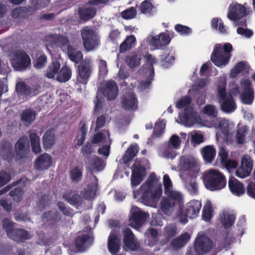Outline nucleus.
I'll return each mask as SVG.
<instances>
[{"instance_id": "obj_22", "label": "nucleus", "mask_w": 255, "mask_h": 255, "mask_svg": "<svg viewBox=\"0 0 255 255\" xmlns=\"http://www.w3.org/2000/svg\"><path fill=\"white\" fill-rule=\"evenodd\" d=\"M15 91L18 97H27L30 96L31 94L35 96L38 94V88H32L23 82H18L15 86Z\"/></svg>"}, {"instance_id": "obj_33", "label": "nucleus", "mask_w": 255, "mask_h": 255, "mask_svg": "<svg viewBox=\"0 0 255 255\" xmlns=\"http://www.w3.org/2000/svg\"><path fill=\"white\" fill-rule=\"evenodd\" d=\"M249 132V127L246 125L238 126L235 136L238 144H242L245 142L246 137Z\"/></svg>"}, {"instance_id": "obj_26", "label": "nucleus", "mask_w": 255, "mask_h": 255, "mask_svg": "<svg viewBox=\"0 0 255 255\" xmlns=\"http://www.w3.org/2000/svg\"><path fill=\"white\" fill-rule=\"evenodd\" d=\"M8 237L17 243H22L30 239L29 232L19 228L15 229Z\"/></svg>"}, {"instance_id": "obj_12", "label": "nucleus", "mask_w": 255, "mask_h": 255, "mask_svg": "<svg viewBox=\"0 0 255 255\" xmlns=\"http://www.w3.org/2000/svg\"><path fill=\"white\" fill-rule=\"evenodd\" d=\"M16 160L25 158L29 151V143L27 136L23 135L18 139L14 146Z\"/></svg>"}, {"instance_id": "obj_14", "label": "nucleus", "mask_w": 255, "mask_h": 255, "mask_svg": "<svg viewBox=\"0 0 255 255\" xmlns=\"http://www.w3.org/2000/svg\"><path fill=\"white\" fill-rule=\"evenodd\" d=\"M241 85L243 89L241 95L243 103L246 105L251 104L254 99V91L251 81L249 79H245L241 81Z\"/></svg>"}, {"instance_id": "obj_40", "label": "nucleus", "mask_w": 255, "mask_h": 255, "mask_svg": "<svg viewBox=\"0 0 255 255\" xmlns=\"http://www.w3.org/2000/svg\"><path fill=\"white\" fill-rule=\"evenodd\" d=\"M137 145H130L127 149L125 154L123 156V161L125 164L128 163L135 156L138 152Z\"/></svg>"}, {"instance_id": "obj_42", "label": "nucleus", "mask_w": 255, "mask_h": 255, "mask_svg": "<svg viewBox=\"0 0 255 255\" xmlns=\"http://www.w3.org/2000/svg\"><path fill=\"white\" fill-rule=\"evenodd\" d=\"M175 60V57L173 55H170L168 51H164L160 55L161 65L163 68H168L170 67Z\"/></svg>"}, {"instance_id": "obj_21", "label": "nucleus", "mask_w": 255, "mask_h": 255, "mask_svg": "<svg viewBox=\"0 0 255 255\" xmlns=\"http://www.w3.org/2000/svg\"><path fill=\"white\" fill-rule=\"evenodd\" d=\"M123 243L124 246L131 251H135L139 247V244L135 240L133 233L128 228L124 231Z\"/></svg>"}, {"instance_id": "obj_5", "label": "nucleus", "mask_w": 255, "mask_h": 255, "mask_svg": "<svg viewBox=\"0 0 255 255\" xmlns=\"http://www.w3.org/2000/svg\"><path fill=\"white\" fill-rule=\"evenodd\" d=\"M80 32L83 46L86 51H92L100 44V37L93 28L85 26L80 30Z\"/></svg>"}, {"instance_id": "obj_1", "label": "nucleus", "mask_w": 255, "mask_h": 255, "mask_svg": "<svg viewBox=\"0 0 255 255\" xmlns=\"http://www.w3.org/2000/svg\"><path fill=\"white\" fill-rule=\"evenodd\" d=\"M157 179L154 173H151L145 182L140 187L143 192L141 197L142 201L146 205L151 206L158 200L161 194V185H157Z\"/></svg>"}, {"instance_id": "obj_41", "label": "nucleus", "mask_w": 255, "mask_h": 255, "mask_svg": "<svg viewBox=\"0 0 255 255\" xmlns=\"http://www.w3.org/2000/svg\"><path fill=\"white\" fill-rule=\"evenodd\" d=\"M60 64L57 61H53L49 64L46 71V76L49 79H52L58 75L60 68Z\"/></svg>"}, {"instance_id": "obj_2", "label": "nucleus", "mask_w": 255, "mask_h": 255, "mask_svg": "<svg viewBox=\"0 0 255 255\" xmlns=\"http://www.w3.org/2000/svg\"><path fill=\"white\" fill-rule=\"evenodd\" d=\"M233 50L232 45L230 43L216 44L211 55V60L217 67H224L228 64Z\"/></svg>"}, {"instance_id": "obj_55", "label": "nucleus", "mask_w": 255, "mask_h": 255, "mask_svg": "<svg viewBox=\"0 0 255 255\" xmlns=\"http://www.w3.org/2000/svg\"><path fill=\"white\" fill-rule=\"evenodd\" d=\"M136 15V10L134 7L124 10L121 13V15L124 19H129L134 18Z\"/></svg>"}, {"instance_id": "obj_52", "label": "nucleus", "mask_w": 255, "mask_h": 255, "mask_svg": "<svg viewBox=\"0 0 255 255\" xmlns=\"http://www.w3.org/2000/svg\"><path fill=\"white\" fill-rule=\"evenodd\" d=\"M203 112L204 114L212 118H216L218 116V112L215 106L212 105H207L205 106Z\"/></svg>"}, {"instance_id": "obj_11", "label": "nucleus", "mask_w": 255, "mask_h": 255, "mask_svg": "<svg viewBox=\"0 0 255 255\" xmlns=\"http://www.w3.org/2000/svg\"><path fill=\"white\" fill-rule=\"evenodd\" d=\"M253 167V160L248 155L243 156L241 163L236 170V175L239 178H244L249 176Z\"/></svg>"}, {"instance_id": "obj_58", "label": "nucleus", "mask_w": 255, "mask_h": 255, "mask_svg": "<svg viewBox=\"0 0 255 255\" xmlns=\"http://www.w3.org/2000/svg\"><path fill=\"white\" fill-rule=\"evenodd\" d=\"M145 58L146 60V62L150 64V70L151 73V79L153 78L154 74V70L153 67V65L157 63V60L156 58L152 56V55L150 54H148L146 55Z\"/></svg>"}, {"instance_id": "obj_24", "label": "nucleus", "mask_w": 255, "mask_h": 255, "mask_svg": "<svg viewBox=\"0 0 255 255\" xmlns=\"http://www.w3.org/2000/svg\"><path fill=\"white\" fill-rule=\"evenodd\" d=\"M52 163V158L50 155L45 153L40 155L35 160V167L39 170L48 169Z\"/></svg>"}, {"instance_id": "obj_38", "label": "nucleus", "mask_w": 255, "mask_h": 255, "mask_svg": "<svg viewBox=\"0 0 255 255\" xmlns=\"http://www.w3.org/2000/svg\"><path fill=\"white\" fill-rule=\"evenodd\" d=\"M70 178L72 183L79 182L83 177V169L78 166L71 168L69 171Z\"/></svg>"}, {"instance_id": "obj_59", "label": "nucleus", "mask_w": 255, "mask_h": 255, "mask_svg": "<svg viewBox=\"0 0 255 255\" xmlns=\"http://www.w3.org/2000/svg\"><path fill=\"white\" fill-rule=\"evenodd\" d=\"M11 179V174L10 173L5 171L0 172V188L6 184Z\"/></svg>"}, {"instance_id": "obj_25", "label": "nucleus", "mask_w": 255, "mask_h": 255, "mask_svg": "<svg viewBox=\"0 0 255 255\" xmlns=\"http://www.w3.org/2000/svg\"><path fill=\"white\" fill-rule=\"evenodd\" d=\"M171 39L168 34L162 32L158 37L153 36L150 40V44L154 46L156 49L161 48L162 47L169 44Z\"/></svg>"}, {"instance_id": "obj_16", "label": "nucleus", "mask_w": 255, "mask_h": 255, "mask_svg": "<svg viewBox=\"0 0 255 255\" xmlns=\"http://www.w3.org/2000/svg\"><path fill=\"white\" fill-rule=\"evenodd\" d=\"M102 90L103 95L109 101L115 100L119 93L118 86L116 82L112 80L106 81Z\"/></svg>"}, {"instance_id": "obj_20", "label": "nucleus", "mask_w": 255, "mask_h": 255, "mask_svg": "<svg viewBox=\"0 0 255 255\" xmlns=\"http://www.w3.org/2000/svg\"><path fill=\"white\" fill-rule=\"evenodd\" d=\"M34 11L31 6H19L12 10L11 15L14 19H27L33 14Z\"/></svg>"}, {"instance_id": "obj_27", "label": "nucleus", "mask_w": 255, "mask_h": 255, "mask_svg": "<svg viewBox=\"0 0 255 255\" xmlns=\"http://www.w3.org/2000/svg\"><path fill=\"white\" fill-rule=\"evenodd\" d=\"M229 187L231 192L237 196L241 195L245 192L243 183L234 177L229 179Z\"/></svg>"}, {"instance_id": "obj_23", "label": "nucleus", "mask_w": 255, "mask_h": 255, "mask_svg": "<svg viewBox=\"0 0 255 255\" xmlns=\"http://www.w3.org/2000/svg\"><path fill=\"white\" fill-rule=\"evenodd\" d=\"M121 240L118 236V233L112 230L108 239V248L112 254H115L120 250Z\"/></svg>"}, {"instance_id": "obj_34", "label": "nucleus", "mask_w": 255, "mask_h": 255, "mask_svg": "<svg viewBox=\"0 0 255 255\" xmlns=\"http://www.w3.org/2000/svg\"><path fill=\"white\" fill-rule=\"evenodd\" d=\"M141 59L140 54L133 52L126 57L125 61L129 68L133 69L140 65Z\"/></svg>"}, {"instance_id": "obj_44", "label": "nucleus", "mask_w": 255, "mask_h": 255, "mask_svg": "<svg viewBox=\"0 0 255 255\" xmlns=\"http://www.w3.org/2000/svg\"><path fill=\"white\" fill-rule=\"evenodd\" d=\"M211 25L212 29L216 30H219V32L222 34H226L227 33L224 22L221 19L219 20L217 17L212 18Z\"/></svg>"}, {"instance_id": "obj_57", "label": "nucleus", "mask_w": 255, "mask_h": 255, "mask_svg": "<svg viewBox=\"0 0 255 255\" xmlns=\"http://www.w3.org/2000/svg\"><path fill=\"white\" fill-rule=\"evenodd\" d=\"M192 99L188 96L182 97L176 103V107L178 109H182L189 106L191 103Z\"/></svg>"}, {"instance_id": "obj_17", "label": "nucleus", "mask_w": 255, "mask_h": 255, "mask_svg": "<svg viewBox=\"0 0 255 255\" xmlns=\"http://www.w3.org/2000/svg\"><path fill=\"white\" fill-rule=\"evenodd\" d=\"M122 107L128 111H134L138 109V101L134 93L128 92L122 98Z\"/></svg>"}, {"instance_id": "obj_7", "label": "nucleus", "mask_w": 255, "mask_h": 255, "mask_svg": "<svg viewBox=\"0 0 255 255\" xmlns=\"http://www.w3.org/2000/svg\"><path fill=\"white\" fill-rule=\"evenodd\" d=\"M93 71L92 64L90 61L81 62L76 68L75 84L86 86L91 78Z\"/></svg>"}, {"instance_id": "obj_31", "label": "nucleus", "mask_w": 255, "mask_h": 255, "mask_svg": "<svg viewBox=\"0 0 255 255\" xmlns=\"http://www.w3.org/2000/svg\"><path fill=\"white\" fill-rule=\"evenodd\" d=\"M43 145L45 150L50 149L55 144V137L53 130H48L44 133L43 138Z\"/></svg>"}, {"instance_id": "obj_45", "label": "nucleus", "mask_w": 255, "mask_h": 255, "mask_svg": "<svg viewBox=\"0 0 255 255\" xmlns=\"http://www.w3.org/2000/svg\"><path fill=\"white\" fill-rule=\"evenodd\" d=\"M91 165L97 171H101L104 168V164L103 159L97 156L90 158L88 160Z\"/></svg>"}, {"instance_id": "obj_30", "label": "nucleus", "mask_w": 255, "mask_h": 255, "mask_svg": "<svg viewBox=\"0 0 255 255\" xmlns=\"http://www.w3.org/2000/svg\"><path fill=\"white\" fill-rule=\"evenodd\" d=\"M78 12L80 19L87 21L95 16L97 11L94 7H79Z\"/></svg>"}, {"instance_id": "obj_35", "label": "nucleus", "mask_w": 255, "mask_h": 255, "mask_svg": "<svg viewBox=\"0 0 255 255\" xmlns=\"http://www.w3.org/2000/svg\"><path fill=\"white\" fill-rule=\"evenodd\" d=\"M29 140L32 148V151L35 154H38L41 152V148L40 144V137L35 132L31 133L29 131Z\"/></svg>"}, {"instance_id": "obj_37", "label": "nucleus", "mask_w": 255, "mask_h": 255, "mask_svg": "<svg viewBox=\"0 0 255 255\" xmlns=\"http://www.w3.org/2000/svg\"><path fill=\"white\" fill-rule=\"evenodd\" d=\"M72 76V70L67 66H64L59 70L57 76V80L61 83L69 81Z\"/></svg>"}, {"instance_id": "obj_10", "label": "nucleus", "mask_w": 255, "mask_h": 255, "mask_svg": "<svg viewBox=\"0 0 255 255\" xmlns=\"http://www.w3.org/2000/svg\"><path fill=\"white\" fill-rule=\"evenodd\" d=\"M202 207L200 202L196 200H193L188 202L184 210V216H180V222L183 224H186L188 222L187 219L189 217L191 219H194L198 216Z\"/></svg>"}, {"instance_id": "obj_61", "label": "nucleus", "mask_w": 255, "mask_h": 255, "mask_svg": "<svg viewBox=\"0 0 255 255\" xmlns=\"http://www.w3.org/2000/svg\"><path fill=\"white\" fill-rule=\"evenodd\" d=\"M175 29L181 34L187 35L192 32V30L190 27L180 24H176L175 26Z\"/></svg>"}, {"instance_id": "obj_6", "label": "nucleus", "mask_w": 255, "mask_h": 255, "mask_svg": "<svg viewBox=\"0 0 255 255\" xmlns=\"http://www.w3.org/2000/svg\"><path fill=\"white\" fill-rule=\"evenodd\" d=\"M217 91L221 109L227 113L234 112L237 109V106L232 95L227 92L226 84L222 86H219Z\"/></svg>"}, {"instance_id": "obj_47", "label": "nucleus", "mask_w": 255, "mask_h": 255, "mask_svg": "<svg viewBox=\"0 0 255 255\" xmlns=\"http://www.w3.org/2000/svg\"><path fill=\"white\" fill-rule=\"evenodd\" d=\"M180 164L185 170H188L196 166V162L193 159L182 157Z\"/></svg>"}, {"instance_id": "obj_15", "label": "nucleus", "mask_w": 255, "mask_h": 255, "mask_svg": "<svg viewBox=\"0 0 255 255\" xmlns=\"http://www.w3.org/2000/svg\"><path fill=\"white\" fill-rule=\"evenodd\" d=\"M41 219L45 225L55 229L58 223L62 220V216L58 211H48L42 214Z\"/></svg>"}, {"instance_id": "obj_32", "label": "nucleus", "mask_w": 255, "mask_h": 255, "mask_svg": "<svg viewBox=\"0 0 255 255\" xmlns=\"http://www.w3.org/2000/svg\"><path fill=\"white\" fill-rule=\"evenodd\" d=\"M201 153L204 159L208 163H211L216 155V151L213 145H207L202 148Z\"/></svg>"}, {"instance_id": "obj_28", "label": "nucleus", "mask_w": 255, "mask_h": 255, "mask_svg": "<svg viewBox=\"0 0 255 255\" xmlns=\"http://www.w3.org/2000/svg\"><path fill=\"white\" fill-rule=\"evenodd\" d=\"M89 240L90 236L87 234L78 235L75 239V247L80 252L85 251L90 245Z\"/></svg>"}, {"instance_id": "obj_63", "label": "nucleus", "mask_w": 255, "mask_h": 255, "mask_svg": "<svg viewBox=\"0 0 255 255\" xmlns=\"http://www.w3.org/2000/svg\"><path fill=\"white\" fill-rule=\"evenodd\" d=\"M108 72L107 62L104 60H100L99 65V74L101 76H106Z\"/></svg>"}, {"instance_id": "obj_50", "label": "nucleus", "mask_w": 255, "mask_h": 255, "mask_svg": "<svg viewBox=\"0 0 255 255\" xmlns=\"http://www.w3.org/2000/svg\"><path fill=\"white\" fill-rule=\"evenodd\" d=\"M14 224V223L9 219L5 218L2 220V227L7 236L15 229Z\"/></svg>"}, {"instance_id": "obj_60", "label": "nucleus", "mask_w": 255, "mask_h": 255, "mask_svg": "<svg viewBox=\"0 0 255 255\" xmlns=\"http://www.w3.org/2000/svg\"><path fill=\"white\" fill-rule=\"evenodd\" d=\"M153 6L152 4L148 1L145 0L142 1L140 5V10L142 13H149L152 9Z\"/></svg>"}, {"instance_id": "obj_3", "label": "nucleus", "mask_w": 255, "mask_h": 255, "mask_svg": "<svg viewBox=\"0 0 255 255\" xmlns=\"http://www.w3.org/2000/svg\"><path fill=\"white\" fill-rule=\"evenodd\" d=\"M203 180L206 188L211 191L223 189L227 182L226 177L223 173L213 169L204 173Z\"/></svg>"}, {"instance_id": "obj_19", "label": "nucleus", "mask_w": 255, "mask_h": 255, "mask_svg": "<svg viewBox=\"0 0 255 255\" xmlns=\"http://www.w3.org/2000/svg\"><path fill=\"white\" fill-rule=\"evenodd\" d=\"M227 17L231 20L240 19L248 15L245 6L239 3L230 5Z\"/></svg>"}, {"instance_id": "obj_48", "label": "nucleus", "mask_w": 255, "mask_h": 255, "mask_svg": "<svg viewBox=\"0 0 255 255\" xmlns=\"http://www.w3.org/2000/svg\"><path fill=\"white\" fill-rule=\"evenodd\" d=\"M177 234V228L175 224H171L166 226L164 229V236L166 240H169Z\"/></svg>"}, {"instance_id": "obj_54", "label": "nucleus", "mask_w": 255, "mask_h": 255, "mask_svg": "<svg viewBox=\"0 0 255 255\" xmlns=\"http://www.w3.org/2000/svg\"><path fill=\"white\" fill-rule=\"evenodd\" d=\"M165 128V124L163 120H159L155 124L153 134L156 136L160 135Z\"/></svg>"}, {"instance_id": "obj_53", "label": "nucleus", "mask_w": 255, "mask_h": 255, "mask_svg": "<svg viewBox=\"0 0 255 255\" xmlns=\"http://www.w3.org/2000/svg\"><path fill=\"white\" fill-rule=\"evenodd\" d=\"M57 206L59 210L62 212L64 215L68 217L73 216L74 210L69 207H66L64 202L62 201L58 202Z\"/></svg>"}, {"instance_id": "obj_46", "label": "nucleus", "mask_w": 255, "mask_h": 255, "mask_svg": "<svg viewBox=\"0 0 255 255\" xmlns=\"http://www.w3.org/2000/svg\"><path fill=\"white\" fill-rule=\"evenodd\" d=\"M23 194L22 187H16L9 192V195L12 197L15 202L19 203L22 200Z\"/></svg>"}, {"instance_id": "obj_64", "label": "nucleus", "mask_w": 255, "mask_h": 255, "mask_svg": "<svg viewBox=\"0 0 255 255\" xmlns=\"http://www.w3.org/2000/svg\"><path fill=\"white\" fill-rule=\"evenodd\" d=\"M246 193L249 197L255 199V182L250 181L248 183Z\"/></svg>"}, {"instance_id": "obj_56", "label": "nucleus", "mask_w": 255, "mask_h": 255, "mask_svg": "<svg viewBox=\"0 0 255 255\" xmlns=\"http://www.w3.org/2000/svg\"><path fill=\"white\" fill-rule=\"evenodd\" d=\"M193 99L196 101L197 104L202 105L205 103V95L202 92L195 90L193 93Z\"/></svg>"}, {"instance_id": "obj_8", "label": "nucleus", "mask_w": 255, "mask_h": 255, "mask_svg": "<svg viewBox=\"0 0 255 255\" xmlns=\"http://www.w3.org/2000/svg\"><path fill=\"white\" fill-rule=\"evenodd\" d=\"M12 65L15 70H25L31 64L29 55L23 50H17L14 53V58L11 61Z\"/></svg>"}, {"instance_id": "obj_51", "label": "nucleus", "mask_w": 255, "mask_h": 255, "mask_svg": "<svg viewBox=\"0 0 255 255\" xmlns=\"http://www.w3.org/2000/svg\"><path fill=\"white\" fill-rule=\"evenodd\" d=\"M93 151V147L91 143L90 142H87L81 149V153L82 154V156L87 158V160L90 158V156Z\"/></svg>"}, {"instance_id": "obj_13", "label": "nucleus", "mask_w": 255, "mask_h": 255, "mask_svg": "<svg viewBox=\"0 0 255 255\" xmlns=\"http://www.w3.org/2000/svg\"><path fill=\"white\" fill-rule=\"evenodd\" d=\"M212 246V241L209 237L205 235L199 236L195 242V251L198 255H202L204 253L209 252Z\"/></svg>"}, {"instance_id": "obj_18", "label": "nucleus", "mask_w": 255, "mask_h": 255, "mask_svg": "<svg viewBox=\"0 0 255 255\" xmlns=\"http://www.w3.org/2000/svg\"><path fill=\"white\" fill-rule=\"evenodd\" d=\"M147 218V214L142 212L138 208H136L132 212L129 218V222L131 226L135 228H139L145 222Z\"/></svg>"}, {"instance_id": "obj_39", "label": "nucleus", "mask_w": 255, "mask_h": 255, "mask_svg": "<svg viewBox=\"0 0 255 255\" xmlns=\"http://www.w3.org/2000/svg\"><path fill=\"white\" fill-rule=\"evenodd\" d=\"M36 116V113L35 111L30 109H27L22 112L21 120L25 125H29L34 122Z\"/></svg>"}, {"instance_id": "obj_62", "label": "nucleus", "mask_w": 255, "mask_h": 255, "mask_svg": "<svg viewBox=\"0 0 255 255\" xmlns=\"http://www.w3.org/2000/svg\"><path fill=\"white\" fill-rule=\"evenodd\" d=\"M213 209L211 206L204 207L202 213V218L205 221H209L212 218Z\"/></svg>"}, {"instance_id": "obj_9", "label": "nucleus", "mask_w": 255, "mask_h": 255, "mask_svg": "<svg viewBox=\"0 0 255 255\" xmlns=\"http://www.w3.org/2000/svg\"><path fill=\"white\" fill-rule=\"evenodd\" d=\"M146 175V168L138 160L133 163L131 167V185L136 187L142 181Z\"/></svg>"}, {"instance_id": "obj_43", "label": "nucleus", "mask_w": 255, "mask_h": 255, "mask_svg": "<svg viewBox=\"0 0 255 255\" xmlns=\"http://www.w3.org/2000/svg\"><path fill=\"white\" fill-rule=\"evenodd\" d=\"M235 220V214L227 212L224 213L222 220L224 227L226 229L230 228L234 225Z\"/></svg>"}, {"instance_id": "obj_29", "label": "nucleus", "mask_w": 255, "mask_h": 255, "mask_svg": "<svg viewBox=\"0 0 255 255\" xmlns=\"http://www.w3.org/2000/svg\"><path fill=\"white\" fill-rule=\"evenodd\" d=\"M0 155L1 158L8 162L12 161L14 154L13 148L9 143H5L1 145L0 149Z\"/></svg>"}, {"instance_id": "obj_36", "label": "nucleus", "mask_w": 255, "mask_h": 255, "mask_svg": "<svg viewBox=\"0 0 255 255\" xmlns=\"http://www.w3.org/2000/svg\"><path fill=\"white\" fill-rule=\"evenodd\" d=\"M67 54L70 60L76 63H79L83 59L81 51L77 50L76 48L70 45L67 46Z\"/></svg>"}, {"instance_id": "obj_49", "label": "nucleus", "mask_w": 255, "mask_h": 255, "mask_svg": "<svg viewBox=\"0 0 255 255\" xmlns=\"http://www.w3.org/2000/svg\"><path fill=\"white\" fill-rule=\"evenodd\" d=\"M47 61V56L45 54L42 53L33 60V66L36 69H41L45 66Z\"/></svg>"}, {"instance_id": "obj_4", "label": "nucleus", "mask_w": 255, "mask_h": 255, "mask_svg": "<svg viewBox=\"0 0 255 255\" xmlns=\"http://www.w3.org/2000/svg\"><path fill=\"white\" fill-rule=\"evenodd\" d=\"M165 194L167 197L162 199L160 206L161 211L165 214H170L174 207H177L179 209L182 208L184 200L181 193L172 190Z\"/></svg>"}]
</instances>
